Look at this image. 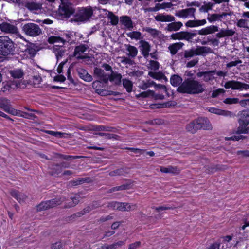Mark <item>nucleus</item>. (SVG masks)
Wrapping results in <instances>:
<instances>
[{
    "mask_svg": "<svg viewBox=\"0 0 249 249\" xmlns=\"http://www.w3.org/2000/svg\"><path fill=\"white\" fill-rule=\"evenodd\" d=\"M205 90L204 85L193 78L185 79L177 89L178 92L188 94H198Z\"/></svg>",
    "mask_w": 249,
    "mask_h": 249,
    "instance_id": "obj_1",
    "label": "nucleus"
},
{
    "mask_svg": "<svg viewBox=\"0 0 249 249\" xmlns=\"http://www.w3.org/2000/svg\"><path fill=\"white\" fill-rule=\"evenodd\" d=\"M213 53V50L210 47L199 46L196 49L192 48L185 50L178 53V55L181 61L185 62L195 55H204L205 54Z\"/></svg>",
    "mask_w": 249,
    "mask_h": 249,
    "instance_id": "obj_2",
    "label": "nucleus"
},
{
    "mask_svg": "<svg viewBox=\"0 0 249 249\" xmlns=\"http://www.w3.org/2000/svg\"><path fill=\"white\" fill-rule=\"evenodd\" d=\"M154 18L158 22H164L171 23L167 24L165 30L168 32H176L180 30L183 26L180 21L175 22V18L171 15H165L159 14L155 16Z\"/></svg>",
    "mask_w": 249,
    "mask_h": 249,
    "instance_id": "obj_3",
    "label": "nucleus"
},
{
    "mask_svg": "<svg viewBox=\"0 0 249 249\" xmlns=\"http://www.w3.org/2000/svg\"><path fill=\"white\" fill-rule=\"evenodd\" d=\"M15 49V44L11 39L7 36H0V55L6 56L13 54Z\"/></svg>",
    "mask_w": 249,
    "mask_h": 249,
    "instance_id": "obj_4",
    "label": "nucleus"
},
{
    "mask_svg": "<svg viewBox=\"0 0 249 249\" xmlns=\"http://www.w3.org/2000/svg\"><path fill=\"white\" fill-rule=\"evenodd\" d=\"M65 200L64 197L59 196L49 200L42 201L36 206V211L41 212L53 208L60 205Z\"/></svg>",
    "mask_w": 249,
    "mask_h": 249,
    "instance_id": "obj_5",
    "label": "nucleus"
},
{
    "mask_svg": "<svg viewBox=\"0 0 249 249\" xmlns=\"http://www.w3.org/2000/svg\"><path fill=\"white\" fill-rule=\"evenodd\" d=\"M96 9H97L96 7L92 8L90 6L81 8L75 15L76 20L78 21H88L93 16V12Z\"/></svg>",
    "mask_w": 249,
    "mask_h": 249,
    "instance_id": "obj_6",
    "label": "nucleus"
},
{
    "mask_svg": "<svg viewBox=\"0 0 249 249\" xmlns=\"http://www.w3.org/2000/svg\"><path fill=\"white\" fill-rule=\"evenodd\" d=\"M22 30L26 35L32 37L38 36L42 33L39 26L34 23L24 24L22 27Z\"/></svg>",
    "mask_w": 249,
    "mask_h": 249,
    "instance_id": "obj_7",
    "label": "nucleus"
},
{
    "mask_svg": "<svg viewBox=\"0 0 249 249\" xmlns=\"http://www.w3.org/2000/svg\"><path fill=\"white\" fill-rule=\"evenodd\" d=\"M196 33L181 31L172 34L170 36V37L173 40H185L191 41L193 37L196 36Z\"/></svg>",
    "mask_w": 249,
    "mask_h": 249,
    "instance_id": "obj_8",
    "label": "nucleus"
},
{
    "mask_svg": "<svg viewBox=\"0 0 249 249\" xmlns=\"http://www.w3.org/2000/svg\"><path fill=\"white\" fill-rule=\"evenodd\" d=\"M0 108L4 111L13 115H18L19 112L11 107L10 101L6 98H0Z\"/></svg>",
    "mask_w": 249,
    "mask_h": 249,
    "instance_id": "obj_9",
    "label": "nucleus"
},
{
    "mask_svg": "<svg viewBox=\"0 0 249 249\" xmlns=\"http://www.w3.org/2000/svg\"><path fill=\"white\" fill-rule=\"evenodd\" d=\"M1 31L5 33L19 36V32L17 27L13 24L6 22H3L0 24Z\"/></svg>",
    "mask_w": 249,
    "mask_h": 249,
    "instance_id": "obj_10",
    "label": "nucleus"
},
{
    "mask_svg": "<svg viewBox=\"0 0 249 249\" xmlns=\"http://www.w3.org/2000/svg\"><path fill=\"white\" fill-rule=\"evenodd\" d=\"M224 87L226 89L231 88L232 89L247 90L249 89V85L234 80L229 81L225 83Z\"/></svg>",
    "mask_w": 249,
    "mask_h": 249,
    "instance_id": "obj_11",
    "label": "nucleus"
},
{
    "mask_svg": "<svg viewBox=\"0 0 249 249\" xmlns=\"http://www.w3.org/2000/svg\"><path fill=\"white\" fill-rule=\"evenodd\" d=\"M196 11V8L191 7L177 11L175 15L177 17L183 18H195V13Z\"/></svg>",
    "mask_w": 249,
    "mask_h": 249,
    "instance_id": "obj_12",
    "label": "nucleus"
},
{
    "mask_svg": "<svg viewBox=\"0 0 249 249\" xmlns=\"http://www.w3.org/2000/svg\"><path fill=\"white\" fill-rule=\"evenodd\" d=\"M20 86V83L16 81H8L2 82L1 91L6 92Z\"/></svg>",
    "mask_w": 249,
    "mask_h": 249,
    "instance_id": "obj_13",
    "label": "nucleus"
},
{
    "mask_svg": "<svg viewBox=\"0 0 249 249\" xmlns=\"http://www.w3.org/2000/svg\"><path fill=\"white\" fill-rule=\"evenodd\" d=\"M216 70L209 71H201L197 73L198 77H203V81L206 83H211L214 80V74L215 73Z\"/></svg>",
    "mask_w": 249,
    "mask_h": 249,
    "instance_id": "obj_14",
    "label": "nucleus"
},
{
    "mask_svg": "<svg viewBox=\"0 0 249 249\" xmlns=\"http://www.w3.org/2000/svg\"><path fill=\"white\" fill-rule=\"evenodd\" d=\"M66 37L67 39H64L59 36H51L48 38V41L51 44L57 43L58 45L55 46L62 47L66 42H69L71 40L70 36H67Z\"/></svg>",
    "mask_w": 249,
    "mask_h": 249,
    "instance_id": "obj_15",
    "label": "nucleus"
},
{
    "mask_svg": "<svg viewBox=\"0 0 249 249\" xmlns=\"http://www.w3.org/2000/svg\"><path fill=\"white\" fill-rule=\"evenodd\" d=\"M89 48V47L87 45L85 44H80L78 46H77L75 47L74 51L73 53L74 56L77 59H83L87 58V56L82 55V53H83L86 50Z\"/></svg>",
    "mask_w": 249,
    "mask_h": 249,
    "instance_id": "obj_16",
    "label": "nucleus"
},
{
    "mask_svg": "<svg viewBox=\"0 0 249 249\" xmlns=\"http://www.w3.org/2000/svg\"><path fill=\"white\" fill-rule=\"evenodd\" d=\"M173 6L171 2H163L162 3H157L154 7H148L144 9L145 12H157L160 9H165L170 8Z\"/></svg>",
    "mask_w": 249,
    "mask_h": 249,
    "instance_id": "obj_17",
    "label": "nucleus"
},
{
    "mask_svg": "<svg viewBox=\"0 0 249 249\" xmlns=\"http://www.w3.org/2000/svg\"><path fill=\"white\" fill-rule=\"evenodd\" d=\"M59 13L65 17H70L74 13V10L71 3L62 5L59 9Z\"/></svg>",
    "mask_w": 249,
    "mask_h": 249,
    "instance_id": "obj_18",
    "label": "nucleus"
},
{
    "mask_svg": "<svg viewBox=\"0 0 249 249\" xmlns=\"http://www.w3.org/2000/svg\"><path fill=\"white\" fill-rule=\"evenodd\" d=\"M108 75L101 68L95 67L94 69V76L100 79V80L106 84L108 82V79H107Z\"/></svg>",
    "mask_w": 249,
    "mask_h": 249,
    "instance_id": "obj_19",
    "label": "nucleus"
},
{
    "mask_svg": "<svg viewBox=\"0 0 249 249\" xmlns=\"http://www.w3.org/2000/svg\"><path fill=\"white\" fill-rule=\"evenodd\" d=\"M24 6L30 11H37L42 8V4L33 0L25 1Z\"/></svg>",
    "mask_w": 249,
    "mask_h": 249,
    "instance_id": "obj_20",
    "label": "nucleus"
},
{
    "mask_svg": "<svg viewBox=\"0 0 249 249\" xmlns=\"http://www.w3.org/2000/svg\"><path fill=\"white\" fill-rule=\"evenodd\" d=\"M199 129L209 130L212 128V125L209 120L206 118L200 117L196 119Z\"/></svg>",
    "mask_w": 249,
    "mask_h": 249,
    "instance_id": "obj_21",
    "label": "nucleus"
},
{
    "mask_svg": "<svg viewBox=\"0 0 249 249\" xmlns=\"http://www.w3.org/2000/svg\"><path fill=\"white\" fill-rule=\"evenodd\" d=\"M40 50V47L35 44H31L27 46L25 50V54L28 57H33L36 53Z\"/></svg>",
    "mask_w": 249,
    "mask_h": 249,
    "instance_id": "obj_22",
    "label": "nucleus"
},
{
    "mask_svg": "<svg viewBox=\"0 0 249 249\" xmlns=\"http://www.w3.org/2000/svg\"><path fill=\"white\" fill-rule=\"evenodd\" d=\"M209 111L213 113L219 115H222L226 117H229L230 118L234 117L235 116V114L228 110H222L214 107H211Z\"/></svg>",
    "mask_w": 249,
    "mask_h": 249,
    "instance_id": "obj_23",
    "label": "nucleus"
},
{
    "mask_svg": "<svg viewBox=\"0 0 249 249\" xmlns=\"http://www.w3.org/2000/svg\"><path fill=\"white\" fill-rule=\"evenodd\" d=\"M122 75L117 72L112 71L110 74L108 75L107 79L108 81L112 82L114 85L119 86L121 84Z\"/></svg>",
    "mask_w": 249,
    "mask_h": 249,
    "instance_id": "obj_24",
    "label": "nucleus"
},
{
    "mask_svg": "<svg viewBox=\"0 0 249 249\" xmlns=\"http://www.w3.org/2000/svg\"><path fill=\"white\" fill-rule=\"evenodd\" d=\"M76 71L77 72L79 77L85 81L90 82L92 81V76L89 74L85 69L82 68H78L76 69Z\"/></svg>",
    "mask_w": 249,
    "mask_h": 249,
    "instance_id": "obj_25",
    "label": "nucleus"
},
{
    "mask_svg": "<svg viewBox=\"0 0 249 249\" xmlns=\"http://www.w3.org/2000/svg\"><path fill=\"white\" fill-rule=\"evenodd\" d=\"M239 126L237 128V134H247L249 132V128L248 125L249 124V121L238 120Z\"/></svg>",
    "mask_w": 249,
    "mask_h": 249,
    "instance_id": "obj_26",
    "label": "nucleus"
},
{
    "mask_svg": "<svg viewBox=\"0 0 249 249\" xmlns=\"http://www.w3.org/2000/svg\"><path fill=\"white\" fill-rule=\"evenodd\" d=\"M139 43L141 45L142 54L144 58H147L150 51V45L148 42L143 40H141Z\"/></svg>",
    "mask_w": 249,
    "mask_h": 249,
    "instance_id": "obj_27",
    "label": "nucleus"
},
{
    "mask_svg": "<svg viewBox=\"0 0 249 249\" xmlns=\"http://www.w3.org/2000/svg\"><path fill=\"white\" fill-rule=\"evenodd\" d=\"M218 31V27L215 25H210L198 31V34L200 35H207L212 34Z\"/></svg>",
    "mask_w": 249,
    "mask_h": 249,
    "instance_id": "obj_28",
    "label": "nucleus"
},
{
    "mask_svg": "<svg viewBox=\"0 0 249 249\" xmlns=\"http://www.w3.org/2000/svg\"><path fill=\"white\" fill-rule=\"evenodd\" d=\"M206 23V20L205 19L201 20H190L187 21L185 25L187 28H194L203 26L205 25Z\"/></svg>",
    "mask_w": 249,
    "mask_h": 249,
    "instance_id": "obj_29",
    "label": "nucleus"
},
{
    "mask_svg": "<svg viewBox=\"0 0 249 249\" xmlns=\"http://www.w3.org/2000/svg\"><path fill=\"white\" fill-rule=\"evenodd\" d=\"M120 19L121 24L123 25L126 28L129 30H131L133 29V21L129 16H121L120 18Z\"/></svg>",
    "mask_w": 249,
    "mask_h": 249,
    "instance_id": "obj_30",
    "label": "nucleus"
},
{
    "mask_svg": "<svg viewBox=\"0 0 249 249\" xmlns=\"http://www.w3.org/2000/svg\"><path fill=\"white\" fill-rule=\"evenodd\" d=\"M11 195L14 197L17 201L19 203L24 202L27 198V196L23 193H20L18 191L12 190L10 192Z\"/></svg>",
    "mask_w": 249,
    "mask_h": 249,
    "instance_id": "obj_31",
    "label": "nucleus"
},
{
    "mask_svg": "<svg viewBox=\"0 0 249 249\" xmlns=\"http://www.w3.org/2000/svg\"><path fill=\"white\" fill-rule=\"evenodd\" d=\"M124 46L125 47L126 51L127 52L126 53L127 55L131 58H135L138 52L137 48L130 44H125Z\"/></svg>",
    "mask_w": 249,
    "mask_h": 249,
    "instance_id": "obj_32",
    "label": "nucleus"
},
{
    "mask_svg": "<svg viewBox=\"0 0 249 249\" xmlns=\"http://www.w3.org/2000/svg\"><path fill=\"white\" fill-rule=\"evenodd\" d=\"M80 198V195L77 194L74 195L73 196L71 197L69 202L66 203L65 204L64 208H70L75 206L78 204Z\"/></svg>",
    "mask_w": 249,
    "mask_h": 249,
    "instance_id": "obj_33",
    "label": "nucleus"
},
{
    "mask_svg": "<svg viewBox=\"0 0 249 249\" xmlns=\"http://www.w3.org/2000/svg\"><path fill=\"white\" fill-rule=\"evenodd\" d=\"M235 33V31L232 29L222 28L219 33L216 34V36L218 38H222L232 36Z\"/></svg>",
    "mask_w": 249,
    "mask_h": 249,
    "instance_id": "obj_34",
    "label": "nucleus"
},
{
    "mask_svg": "<svg viewBox=\"0 0 249 249\" xmlns=\"http://www.w3.org/2000/svg\"><path fill=\"white\" fill-rule=\"evenodd\" d=\"M184 45V44L183 42H177L170 45L168 49L170 53L173 55L176 54L178 51L180 50Z\"/></svg>",
    "mask_w": 249,
    "mask_h": 249,
    "instance_id": "obj_35",
    "label": "nucleus"
},
{
    "mask_svg": "<svg viewBox=\"0 0 249 249\" xmlns=\"http://www.w3.org/2000/svg\"><path fill=\"white\" fill-rule=\"evenodd\" d=\"M227 15V13H223L221 14H208L207 17V20L210 22L212 23L216 21L221 20L224 17H225Z\"/></svg>",
    "mask_w": 249,
    "mask_h": 249,
    "instance_id": "obj_36",
    "label": "nucleus"
},
{
    "mask_svg": "<svg viewBox=\"0 0 249 249\" xmlns=\"http://www.w3.org/2000/svg\"><path fill=\"white\" fill-rule=\"evenodd\" d=\"M160 171L164 173H171L173 174H179L180 170L176 166H168L167 167H160Z\"/></svg>",
    "mask_w": 249,
    "mask_h": 249,
    "instance_id": "obj_37",
    "label": "nucleus"
},
{
    "mask_svg": "<svg viewBox=\"0 0 249 249\" xmlns=\"http://www.w3.org/2000/svg\"><path fill=\"white\" fill-rule=\"evenodd\" d=\"M131 185V184L130 183H126L119 186L112 187L108 189L107 192V193H111L114 192L128 190L130 188Z\"/></svg>",
    "mask_w": 249,
    "mask_h": 249,
    "instance_id": "obj_38",
    "label": "nucleus"
},
{
    "mask_svg": "<svg viewBox=\"0 0 249 249\" xmlns=\"http://www.w3.org/2000/svg\"><path fill=\"white\" fill-rule=\"evenodd\" d=\"M197 120L196 119L192 122H190L186 126V129L188 132L191 133H195L198 130H199Z\"/></svg>",
    "mask_w": 249,
    "mask_h": 249,
    "instance_id": "obj_39",
    "label": "nucleus"
},
{
    "mask_svg": "<svg viewBox=\"0 0 249 249\" xmlns=\"http://www.w3.org/2000/svg\"><path fill=\"white\" fill-rule=\"evenodd\" d=\"M104 11H106V13L107 18L110 20V23L112 25H116L118 23V17L115 15L113 12L107 11L106 9H103Z\"/></svg>",
    "mask_w": 249,
    "mask_h": 249,
    "instance_id": "obj_40",
    "label": "nucleus"
},
{
    "mask_svg": "<svg viewBox=\"0 0 249 249\" xmlns=\"http://www.w3.org/2000/svg\"><path fill=\"white\" fill-rule=\"evenodd\" d=\"M182 78L177 74H174L170 78L171 84L174 87H178L183 82Z\"/></svg>",
    "mask_w": 249,
    "mask_h": 249,
    "instance_id": "obj_41",
    "label": "nucleus"
},
{
    "mask_svg": "<svg viewBox=\"0 0 249 249\" xmlns=\"http://www.w3.org/2000/svg\"><path fill=\"white\" fill-rule=\"evenodd\" d=\"M53 50L57 60L62 58L66 53V50L61 47L54 46L53 47Z\"/></svg>",
    "mask_w": 249,
    "mask_h": 249,
    "instance_id": "obj_42",
    "label": "nucleus"
},
{
    "mask_svg": "<svg viewBox=\"0 0 249 249\" xmlns=\"http://www.w3.org/2000/svg\"><path fill=\"white\" fill-rule=\"evenodd\" d=\"M90 178H82L70 181L69 184L71 186L82 184L85 182H89Z\"/></svg>",
    "mask_w": 249,
    "mask_h": 249,
    "instance_id": "obj_43",
    "label": "nucleus"
},
{
    "mask_svg": "<svg viewBox=\"0 0 249 249\" xmlns=\"http://www.w3.org/2000/svg\"><path fill=\"white\" fill-rule=\"evenodd\" d=\"M122 84L124 88L125 89L127 92L130 93L133 89V83L130 80L124 78L122 79Z\"/></svg>",
    "mask_w": 249,
    "mask_h": 249,
    "instance_id": "obj_44",
    "label": "nucleus"
},
{
    "mask_svg": "<svg viewBox=\"0 0 249 249\" xmlns=\"http://www.w3.org/2000/svg\"><path fill=\"white\" fill-rule=\"evenodd\" d=\"M10 75L14 78L19 79L23 77V72L21 69H15L9 71Z\"/></svg>",
    "mask_w": 249,
    "mask_h": 249,
    "instance_id": "obj_45",
    "label": "nucleus"
},
{
    "mask_svg": "<svg viewBox=\"0 0 249 249\" xmlns=\"http://www.w3.org/2000/svg\"><path fill=\"white\" fill-rule=\"evenodd\" d=\"M62 167L59 164H55L52 166L50 174L52 176L58 175L62 172Z\"/></svg>",
    "mask_w": 249,
    "mask_h": 249,
    "instance_id": "obj_46",
    "label": "nucleus"
},
{
    "mask_svg": "<svg viewBox=\"0 0 249 249\" xmlns=\"http://www.w3.org/2000/svg\"><path fill=\"white\" fill-rule=\"evenodd\" d=\"M126 35L127 36L130 37L131 39H135L136 40L142 39L143 37L142 35V33L138 31L129 32L127 33Z\"/></svg>",
    "mask_w": 249,
    "mask_h": 249,
    "instance_id": "obj_47",
    "label": "nucleus"
},
{
    "mask_svg": "<svg viewBox=\"0 0 249 249\" xmlns=\"http://www.w3.org/2000/svg\"><path fill=\"white\" fill-rule=\"evenodd\" d=\"M125 173L124 168H119L109 172V175L110 176H123Z\"/></svg>",
    "mask_w": 249,
    "mask_h": 249,
    "instance_id": "obj_48",
    "label": "nucleus"
},
{
    "mask_svg": "<svg viewBox=\"0 0 249 249\" xmlns=\"http://www.w3.org/2000/svg\"><path fill=\"white\" fill-rule=\"evenodd\" d=\"M96 135H99L100 136H105L106 139H118V138L119 137V136L113 134H109V133H102V132H99L96 133L95 134Z\"/></svg>",
    "mask_w": 249,
    "mask_h": 249,
    "instance_id": "obj_49",
    "label": "nucleus"
},
{
    "mask_svg": "<svg viewBox=\"0 0 249 249\" xmlns=\"http://www.w3.org/2000/svg\"><path fill=\"white\" fill-rule=\"evenodd\" d=\"M249 20L245 18H241L238 20L236 25L240 28H248Z\"/></svg>",
    "mask_w": 249,
    "mask_h": 249,
    "instance_id": "obj_50",
    "label": "nucleus"
},
{
    "mask_svg": "<svg viewBox=\"0 0 249 249\" xmlns=\"http://www.w3.org/2000/svg\"><path fill=\"white\" fill-rule=\"evenodd\" d=\"M96 130L97 131H104L107 132H115L116 129L112 127L104 125H99L96 127Z\"/></svg>",
    "mask_w": 249,
    "mask_h": 249,
    "instance_id": "obj_51",
    "label": "nucleus"
},
{
    "mask_svg": "<svg viewBox=\"0 0 249 249\" xmlns=\"http://www.w3.org/2000/svg\"><path fill=\"white\" fill-rule=\"evenodd\" d=\"M239 120L249 121V109L243 110L240 112V118Z\"/></svg>",
    "mask_w": 249,
    "mask_h": 249,
    "instance_id": "obj_52",
    "label": "nucleus"
},
{
    "mask_svg": "<svg viewBox=\"0 0 249 249\" xmlns=\"http://www.w3.org/2000/svg\"><path fill=\"white\" fill-rule=\"evenodd\" d=\"M155 84V82L153 81H148L147 82H143L139 85V87L145 90L151 86Z\"/></svg>",
    "mask_w": 249,
    "mask_h": 249,
    "instance_id": "obj_53",
    "label": "nucleus"
},
{
    "mask_svg": "<svg viewBox=\"0 0 249 249\" xmlns=\"http://www.w3.org/2000/svg\"><path fill=\"white\" fill-rule=\"evenodd\" d=\"M214 4L209 2L204 5H202L199 9V10L202 12H208L209 10H211Z\"/></svg>",
    "mask_w": 249,
    "mask_h": 249,
    "instance_id": "obj_54",
    "label": "nucleus"
},
{
    "mask_svg": "<svg viewBox=\"0 0 249 249\" xmlns=\"http://www.w3.org/2000/svg\"><path fill=\"white\" fill-rule=\"evenodd\" d=\"M145 31L154 37L158 36L160 33V32L157 29L150 27L145 28Z\"/></svg>",
    "mask_w": 249,
    "mask_h": 249,
    "instance_id": "obj_55",
    "label": "nucleus"
},
{
    "mask_svg": "<svg viewBox=\"0 0 249 249\" xmlns=\"http://www.w3.org/2000/svg\"><path fill=\"white\" fill-rule=\"evenodd\" d=\"M223 102L226 104H236L238 103L239 99L238 98H227L223 101Z\"/></svg>",
    "mask_w": 249,
    "mask_h": 249,
    "instance_id": "obj_56",
    "label": "nucleus"
},
{
    "mask_svg": "<svg viewBox=\"0 0 249 249\" xmlns=\"http://www.w3.org/2000/svg\"><path fill=\"white\" fill-rule=\"evenodd\" d=\"M119 202L111 201L107 203V208L109 209L118 210Z\"/></svg>",
    "mask_w": 249,
    "mask_h": 249,
    "instance_id": "obj_57",
    "label": "nucleus"
},
{
    "mask_svg": "<svg viewBox=\"0 0 249 249\" xmlns=\"http://www.w3.org/2000/svg\"><path fill=\"white\" fill-rule=\"evenodd\" d=\"M19 112L18 116H21L25 118L32 119L35 117V115L32 113H27L26 112H21L20 111L18 110Z\"/></svg>",
    "mask_w": 249,
    "mask_h": 249,
    "instance_id": "obj_58",
    "label": "nucleus"
},
{
    "mask_svg": "<svg viewBox=\"0 0 249 249\" xmlns=\"http://www.w3.org/2000/svg\"><path fill=\"white\" fill-rule=\"evenodd\" d=\"M224 92L225 90L223 89L219 88L212 91L211 97L212 98H216L220 94L224 93Z\"/></svg>",
    "mask_w": 249,
    "mask_h": 249,
    "instance_id": "obj_59",
    "label": "nucleus"
},
{
    "mask_svg": "<svg viewBox=\"0 0 249 249\" xmlns=\"http://www.w3.org/2000/svg\"><path fill=\"white\" fill-rule=\"evenodd\" d=\"M148 75L156 79L159 80L162 78L163 77V74L161 73H157V72H149Z\"/></svg>",
    "mask_w": 249,
    "mask_h": 249,
    "instance_id": "obj_60",
    "label": "nucleus"
},
{
    "mask_svg": "<svg viewBox=\"0 0 249 249\" xmlns=\"http://www.w3.org/2000/svg\"><path fill=\"white\" fill-rule=\"evenodd\" d=\"M149 68L152 70H157L159 68V64L157 61L150 60L149 61Z\"/></svg>",
    "mask_w": 249,
    "mask_h": 249,
    "instance_id": "obj_61",
    "label": "nucleus"
},
{
    "mask_svg": "<svg viewBox=\"0 0 249 249\" xmlns=\"http://www.w3.org/2000/svg\"><path fill=\"white\" fill-rule=\"evenodd\" d=\"M32 80L33 84L36 86L38 85L40 83L42 78L39 75H36L33 76Z\"/></svg>",
    "mask_w": 249,
    "mask_h": 249,
    "instance_id": "obj_62",
    "label": "nucleus"
},
{
    "mask_svg": "<svg viewBox=\"0 0 249 249\" xmlns=\"http://www.w3.org/2000/svg\"><path fill=\"white\" fill-rule=\"evenodd\" d=\"M64 247L63 243L60 242H56L51 245V248L53 249H61Z\"/></svg>",
    "mask_w": 249,
    "mask_h": 249,
    "instance_id": "obj_63",
    "label": "nucleus"
},
{
    "mask_svg": "<svg viewBox=\"0 0 249 249\" xmlns=\"http://www.w3.org/2000/svg\"><path fill=\"white\" fill-rule=\"evenodd\" d=\"M198 58H196L190 61H188L186 63V67L188 68L193 67L195 66L198 63Z\"/></svg>",
    "mask_w": 249,
    "mask_h": 249,
    "instance_id": "obj_64",
    "label": "nucleus"
}]
</instances>
